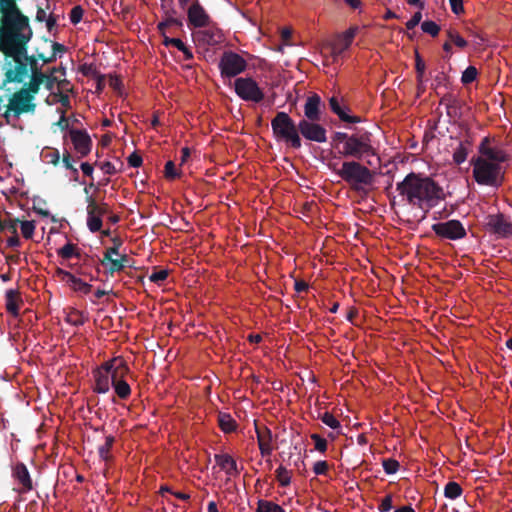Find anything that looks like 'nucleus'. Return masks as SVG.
I'll return each mask as SVG.
<instances>
[{
    "mask_svg": "<svg viewBox=\"0 0 512 512\" xmlns=\"http://www.w3.org/2000/svg\"><path fill=\"white\" fill-rule=\"evenodd\" d=\"M33 36L32 29L0 33V51L6 58H12L15 65L4 73L0 89L9 83H22L28 77V43Z\"/></svg>",
    "mask_w": 512,
    "mask_h": 512,
    "instance_id": "1",
    "label": "nucleus"
},
{
    "mask_svg": "<svg viewBox=\"0 0 512 512\" xmlns=\"http://www.w3.org/2000/svg\"><path fill=\"white\" fill-rule=\"evenodd\" d=\"M396 191L406 204L427 213L444 199L442 187L431 177L410 172L396 184Z\"/></svg>",
    "mask_w": 512,
    "mask_h": 512,
    "instance_id": "2",
    "label": "nucleus"
},
{
    "mask_svg": "<svg viewBox=\"0 0 512 512\" xmlns=\"http://www.w3.org/2000/svg\"><path fill=\"white\" fill-rule=\"evenodd\" d=\"M331 144L342 158L363 160L376 155L372 133L364 129L356 128L352 133L337 131L331 137Z\"/></svg>",
    "mask_w": 512,
    "mask_h": 512,
    "instance_id": "3",
    "label": "nucleus"
},
{
    "mask_svg": "<svg viewBox=\"0 0 512 512\" xmlns=\"http://www.w3.org/2000/svg\"><path fill=\"white\" fill-rule=\"evenodd\" d=\"M360 161H344L339 169H336V164H329V167L348 184L352 191L367 194L374 184V172Z\"/></svg>",
    "mask_w": 512,
    "mask_h": 512,
    "instance_id": "4",
    "label": "nucleus"
},
{
    "mask_svg": "<svg viewBox=\"0 0 512 512\" xmlns=\"http://www.w3.org/2000/svg\"><path fill=\"white\" fill-rule=\"evenodd\" d=\"M273 136L278 142H283L288 148L299 150L302 139L299 133V122L296 123L288 113L280 111L271 120Z\"/></svg>",
    "mask_w": 512,
    "mask_h": 512,
    "instance_id": "5",
    "label": "nucleus"
},
{
    "mask_svg": "<svg viewBox=\"0 0 512 512\" xmlns=\"http://www.w3.org/2000/svg\"><path fill=\"white\" fill-rule=\"evenodd\" d=\"M473 177L480 185L499 187L504 181L505 170L499 163L490 162L484 157H473Z\"/></svg>",
    "mask_w": 512,
    "mask_h": 512,
    "instance_id": "6",
    "label": "nucleus"
},
{
    "mask_svg": "<svg viewBox=\"0 0 512 512\" xmlns=\"http://www.w3.org/2000/svg\"><path fill=\"white\" fill-rule=\"evenodd\" d=\"M31 29L29 18L22 14L16 0H0V33Z\"/></svg>",
    "mask_w": 512,
    "mask_h": 512,
    "instance_id": "7",
    "label": "nucleus"
},
{
    "mask_svg": "<svg viewBox=\"0 0 512 512\" xmlns=\"http://www.w3.org/2000/svg\"><path fill=\"white\" fill-rule=\"evenodd\" d=\"M36 94L23 86L11 96L9 99L10 110H13V115L16 118L24 113H34L36 104L33 100Z\"/></svg>",
    "mask_w": 512,
    "mask_h": 512,
    "instance_id": "8",
    "label": "nucleus"
},
{
    "mask_svg": "<svg viewBox=\"0 0 512 512\" xmlns=\"http://www.w3.org/2000/svg\"><path fill=\"white\" fill-rule=\"evenodd\" d=\"M121 358H113L105 363H103L100 367H98L93 372L95 385L93 387V391L99 394H105L110 390L111 385V376L116 371V367L118 365V361Z\"/></svg>",
    "mask_w": 512,
    "mask_h": 512,
    "instance_id": "9",
    "label": "nucleus"
},
{
    "mask_svg": "<svg viewBox=\"0 0 512 512\" xmlns=\"http://www.w3.org/2000/svg\"><path fill=\"white\" fill-rule=\"evenodd\" d=\"M246 60L233 51H225L219 61L222 77L232 78L245 71Z\"/></svg>",
    "mask_w": 512,
    "mask_h": 512,
    "instance_id": "10",
    "label": "nucleus"
},
{
    "mask_svg": "<svg viewBox=\"0 0 512 512\" xmlns=\"http://www.w3.org/2000/svg\"><path fill=\"white\" fill-rule=\"evenodd\" d=\"M234 87L236 94L244 101L259 103L264 99V92L252 78H237Z\"/></svg>",
    "mask_w": 512,
    "mask_h": 512,
    "instance_id": "11",
    "label": "nucleus"
},
{
    "mask_svg": "<svg viewBox=\"0 0 512 512\" xmlns=\"http://www.w3.org/2000/svg\"><path fill=\"white\" fill-rule=\"evenodd\" d=\"M432 231L442 239L459 240L466 236V229L459 220H448L432 225Z\"/></svg>",
    "mask_w": 512,
    "mask_h": 512,
    "instance_id": "12",
    "label": "nucleus"
},
{
    "mask_svg": "<svg viewBox=\"0 0 512 512\" xmlns=\"http://www.w3.org/2000/svg\"><path fill=\"white\" fill-rule=\"evenodd\" d=\"M319 121L320 120L300 119V137L302 136L304 139L316 143L326 142L327 130L323 125L319 124Z\"/></svg>",
    "mask_w": 512,
    "mask_h": 512,
    "instance_id": "13",
    "label": "nucleus"
},
{
    "mask_svg": "<svg viewBox=\"0 0 512 512\" xmlns=\"http://www.w3.org/2000/svg\"><path fill=\"white\" fill-rule=\"evenodd\" d=\"M129 372V367L122 358L118 361L116 371L111 376V385L115 394L122 400H127L131 395L130 385L124 379Z\"/></svg>",
    "mask_w": 512,
    "mask_h": 512,
    "instance_id": "14",
    "label": "nucleus"
},
{
    "mask_svg": "<svg viewBox=\"0 0 512 512\" xmlns=\"http://www.w3.org/2000/svg\"><path fill=\"white\" fill-rule=\"evenodd\" d=\"M69 136L74 150L79 154L80 158L86 157L91 152L92 140L86 130L71 128L69 130Z\"/></svg>",
    "mask_w": 512,
    "mask_h": 512,
    "instance_id": "15",
    "label": "nucleus"
},
{
    "mask_svg": "<svg viewBox=\"0 0 512 512\" xmlns=\"http://www.w3.org/2000/svg\"><path fill=\"white\" fill-rule=\"evenodd\" d=\"M486 226L488 230L500 237L512 236V223L504 214H492L487 216Z\"/></svg>",
    "mask_w": 512,
    "mask_h": 512,
    "instance_id": "16",
    "label": "nucleus"
},
{
    "mask_svg": "<svg viewBox=\"0 0 512 512\" xmlns=\"http://www.w3.org/2000/svg\"><path fill=\"white\" fill-rule=\"evenodd\" d=\"M357 32L358 27L353 26L336 36L335 41L331 44V55L334 60L339 58L351 46Z\"/></svg>",
    "mask_w": 512,
    "mask_h": 512,
    "instance_id": "17",
    "label": "nucleus"
},
{
    "mask_svg": "<svg viewBox=\"0 0 512 512\" xmlns=\"http://www.w3.org/2000/svg\"><path fill=\"white\" fill-rule=\"evenodd\" d=\"M117 256L119 258L114 259L113 256L110 257L108 254H103V258L99 262L104 266L105 274L112 276L114 273L121 272L127 267H133V260L127 254Z\"/></svg>",
    "mask_w": 512,
    "mask_h": 512,
    "instance_id": "18",
    "label": "nucleus"
},
{
    "mask_svg": "<svg viewBox=\"0 0 512 512\" xmlns=\"http://www.w3.org/2000/svg\"><path fill=\"white\" fill-rule=\"evenodd\" d=\"M187 18L190 26L194 28L208 27L212 20L204 7L195 0L187 10Z\"/></svg>",
    "mask_w": 512,
    "mask_h": 512,
    "instance_id": "19",
    "label": "nucleus"
},
{
    "mask_svg": "<svg viewBox=\"0 0 512 512\" xmlns=\"http://www.w3.org/2000/svg\"><path fill=\"white\" fill-rule=\"evenodd\" d=\"M194 34L196 41L202 46H216L224 41L222 31L217 27H204Z\"/></svg>",
    "mask_w": 512,
    "mask_h": 512,
    "instance_id": "20",
    "label": "nucleus"
},
{
    "mask_svg": "<svg viewBox=\"0 0 512 512\" xmlns=\"http://www.w3.org/2000/svg\"><path fill=\"white\" fill-rule=\"evenodd\" d=\"M479 153L490 162L504 163L508 161L509 155L502 149L494 148L490 146V140L488 137L483 138L479 145Z\"/></svg>",
    "mask_w": 512,
    "mask_h": 512,
    "instance_id": "21",
    "label": "nucleus"
},
{
    "mask_svg": "<svg viewBox=\"0 0 512 512\" xmlns=\"http://www.w3.org/2000/svg\"><path fill=\"white\" fill-rule=\"evenodd\" d=\"M255 432L261 456H270L273 451V435L271 430L267 426H258L255 424Z\"/></svg>",
    "mask_w": 512,
    "mask_h": 512,
    "instance_id": "22",
    "label": "nucleus"
},
{
    "mask_svg": "<svg viewBox=\"0 0 512 512\" xmlns=\"http://www.w3.org/2000/svg\"><path fill=\"white\" fill-rule=\"evenodd\" d=\"M26 60H28L31 74L29 82L26 83L24 87L34 91V93H38L41 85L43 84V76L45 73L42 71V67L39 66L38 62H36V59L33 56H29V58H26Z\"/></svg>",
    "mask_w": 512,
    "mask_h": 512,
    "instance_id": "23",
    "label": "nucleus"
},
{
    "mask_svg": "<svg viewBox=\"0 0 512 512\" xmlns=\"http://www.w3.org/2000/svg\"><path fill=\"white\" fill-rule=\"evenodd\" d=\"M322 101L321 97L314 93L306 99L304 105V118L303 119H311V120H321Z\"/></svg>",
    "mask_w": 512,
    "mask_h": 512,
    "instance_id": "24",
    "label": "nucleus"
},
{
    "mask_svg": "<svg viewBox=\"0 0 512 512\" xmlns=\"http://www.w3.org/2000/svg\"><path fill=\"white\" fill-rule=\"evenodd\" d=\"M215 462L217 465L225 471L229 476H236L239 474L237 463L229 454H215Z\"/></svg>",
    "mask_w": 512,
    "mask_h": 512,
    "instance_id": "25",
    "label": "nucleus"
},
{
    "mask_svg": "<svg viewBox=\"0 0 512 512\" xmlns=\"http://www.w3.org/2000/svg\"><path fill=\"white\" fill-rule=\"evenodd\" d=\"M5 301L7 312L12 316L17 317L19 315L20 304H22L19 292L14 289L7 290L5 294Z\"/></svg>",
    "mask_w": 512,
    "mask_h": 512,
    "instance_id": "26",
    "label": "nucleus"
},
{
    "mask_svg": "<svg viewBox=\"0 0 512 512\" xmlns=\"http://www.w3.org/2000/svg\"><path fill=\"white\" fill-rule=\"evenodd\" d=\"M13 475L17 479V481L22 485L23 490L25 492L32 490V488H33L32 479L30 477L29 471L25 464H23V463L16 464L14 471H13Z\"/></svg>",
    "mask_w": 512,
    "mask_h": 512,
    "instance_id": "27",
    "label": "nucleus"
},
{
    "mask_svg": "<svg viewBox=\"0 0 512 512\" xmlns=\"http://www.w3.org/2000/svg\"><path fill=\"white\" fill-rule=\"evenodd\" d=\"M415 69H416V74H417L416 75V79H417L416 96L419 98L426 91V84L424 81L426 65L418 53H416V57H415Z\"/></svg>",
    "mask_w": 512,
    "mask_h": 512,
    "instance_id": "28",
    "label": "nucleus"
},
{
    "mask_svg": "<svg viewBox=\"0 0 512 512\" xmlns=\"http://www.w3.org/2000/svg\"><path fill=\"white\" fill-rule=\"evenodd\" d=\"M329 106L333 113H335L341 121L347 123H359L361 122V118L359 116H350L346 113V111L341 107L338 99L336 97H331L329 99Z\"/></svg>",
    "mask_w": 512,
    "mask_h": 512,
    "instance_id": "29",
    "label": "nucleus"
},
{
    "mask_svg": "<svg viewBox=\"0 0 512 512\" xmlns=\"http://www.w3.org/2000/svg\"><path fill=\"white\" fill-rule=\"evenodd\" d=\"M87 204V215L102 217L109 213V206L107 203L98 204L91 196L87 197Z\"/></svg>",
    "mask_w": 512,
    "mask_h": 512,
    "instance_id": "30",
    "label": "nucleus"
},
{
    "mask_svg": "<svg viewBox=\"0 0 512 512\" xmlns=\"http://www.w3.org/2000/svg\"><path fill=\"white\" fill-rule=\"evenodd\" d=\"M174 14H176V11L174 9H172L170 11H166V18L163 21L158 23L157 29L162 35H165V31L169 26H177V27L183 26L182 20L175 18L173 16Z\"/></svg>",
    "mask_w": 512,
    "mask_h": 512,
    "instance_id": "31",
    "label": "nucleus"
},
{
    "mask_svg": "<svg viewBox=\"0 0 512 512\" xmlns=\"http://www.w3.org/2000/svg\"><path fill=\"white\" fill-rule=\"evenodd\" d=\"M218 425L224 433H231L236 430V421L232 418L229 413L218 414Z\"/></svg>",
    "mask_w": 512,
    "mask_h": 512,
    "instance_id": "32",
    "label": "nucleus"
},
{
    "mask_svg": "<svg viewBox=\"0 0 512 512\" xmlns=\"http://www.w3.org/2000/svg\"><path fill=\"white\" fill-rule=\"evenodd\" d=\"M57 254L65 260L71 259L72 257L81 258L80 249L71 242H67L63 247L58 249Z\"/></svg>",
    "mask_w": 512,
    "mask_h": 512,
    "instance_id": "33",
    "label": "nucleus"
},
{
    "mask_svg": "<svg viewBox=\"0 0 512 512\" xmlns=\"http://www.w3.org/2000/svg\"><path fill=\"white\" fill-rule=\"evenodd\" d=\"M470 147L471 144L468 141L459 143L458 147L453 152V161L457 165H460L466 161L470 151Z\"/></svg>",
    "mask_w": 512,
    "mask_h": 512,
    "instance_id": "34",
    "label": "nucleus"
},
{
    "mask_svg": "<svg viewBox=\"0 0 512 512\" xmlns=\"http://www.w3.org/2000/svg\"><path fill=\"white\" fill-rule=\"evenodd\" d=\"M463 494L461 485L455 481H449L444 487V496L448 499L455 500Z\"/></svg>",
    "mask_w": 512,
    "mask_h": 512,
    "instance_id": "35",
    "label": "nucleus"
},
{
    "mask_svg": "<svg viewBox=\"0 0 512 512\" xmlns=\"http://www.w3.org/2000/svg\"><path fill=\"white\" fill-rule=\"evenodd\" d=\"M115 442V437L112 435H108L105 437V442L103 445L98 447L99 457L104 461H109L112 456L110 454V450Z\"/></svg>",
    "mask_w": 512,
    "mask_h": 512,
    "instance_id": "36",
    "label": "nucleus"
},
{
    "mask_svg": "<svg viewBox=\"0 0 512 512\" xmlns=\"http://www.w3.org/2000/svg\"><path fill=\"white\" fill-rule=\"evenodd\" d=\"M41 157L45 163L57 166L60 161V153L56 148L46 147L41 152Z\"/></svg>",
    "mask_w": 512,
    "mask_h": 512,
    "instance_id": "37",
    "label": "nucleus"
},
{
    "mask_svg": "<svg viewBox=\"0 0 512 512\" xmlns=\"http://www.w3.org/2000/svg\"><path fill=\"white\" fill-rule=\"evenodd\" d=\"M69 285L75 292H80L83 294H88L92 290L91 284L84 282L81 278H78L76 275H74Z\"/></svg>",
    "mask_w": 512,
    "mask_h": 512,
    "instance_id": "38",
    "label": "nucleus"
},
{
    "mask_svg": "<svg viewBox=\"0 0 512 512\" xmlns=\"http://www.w3.org/2000/svg\"><path fill=\"white\" fill-rule=\"evenodd\" d=\"M256 512H285V510L280 505L272 501L259 500Z\"/></svg>",
    "mask_w": 512,
    "mask_h": 512,
    "instance_id": "39",
    "label": "nucleus"
},
{
    "mask_svg": "<svg viewBox=\"0 0 512 512\" xmlns=\"http://www.w3.org/2000/svg\"><path fill=\"white\" fill-rule=\"evenodd\" d=\"M87 320V317L83 312L78 310H72L66 318V321L73 326H82Z\"/></svg>",
    "mask_w": 512,
    "mask_h": 512,
    "instance_id": "40",
    "label": "nucleus"
},
{
    "mask_svg": "<svg viewBox=\"0 0 512 512\" xmlns=\"http://www.w3.org/2000/svg\"><path fill=\"white\" fill-rule=\"evenodd\" d=\"M276 478L282 487H286L291 483V473L282 465L276 469Z\"/></svg>",
    "mask_w": 512,
    "mask_h": 512,
    "instance_id": "41",
    "label": "nucleus"
},
{
    "mask_svg": "<svg viewBox=\"0 0 512 512\" xmlns=\"http://www.w3.org/2000/svg\"><path fill=\"white\" fill-rule=\"evenodd\" d=\"M421 29L424 33H427L432 37H436L440 32V26L432 20L422 22Z\"/></svg>",
    "mask_w": 512,
    "mask_h": 512,
    "instance_id": "42",
    "label": "nucleus"
},
{
    "mask_svg": "<svg viewBox=\"0 0 512 512\" xmlns=\"http://www.w3.org/2000/svg\"><path fill=\"white\" fill-rule=\"evenodd\" d=\"M478 71L474 66H468L462 73L461 82L464 85L474 82L477 78Z\"/></svg>",
    "mask_w": 512,
    "mask_h": 512,
    "instance_id": "43",
    "label": "nucleus"
},
{
    "mask_svg": "<svg viewBox=\"0 0 512 512\" xmlns=\"http://www.w3.org/2000/svg\"><path fill=\"white\" fill-rule=\"evenodd\" d=\"M319 419L332 429H340L341 424L330 412H325L319 415Z\"/></svg>",
    "mask_w": 512,
    "mask_h": 512,
    "instance_id": "44",
    "label": "nucleus"
},
{
    "mask_svg": "<svg viewBox=\"0 0 512 512\" xmlns=\"http://www.w3.org/2000/svg\"><path fill=\"white\" fill-rule=\"evenodd\" d=\"M102 224L103 222L101 217L95 215H87V227L92 233L101 231Z\"/></svg>",
    "mask_w": 512,
    "mask_h": 512,
    "instance_id": "45",
    "label": "nucleus"
},
{
    "mask_svg": "<svg viewBox=\"0 0 512 512\" xmlns=\"http://www.w3.org/2000/svg\"><path fill=\"white\" fill-rule=\"evenodd\" d=\"M382 466L385 473L390 475L395 474L399 470L400 463L393 458H387L383 460Z\"/></svg>",
    "mask_w": 512,
    "mask_h": 512,
    "instance_id": "46",
    "label": "nucleus"
},
{
    "mask_svg": "<svg viewBox=\"0 0 512 512\" xmlns=\"http://www.w3.org/2000/svg\"><path fill=\"white\" fill-rule=\"evenodd\" d=\"M19 223L21 224L20 228H21L22 236L25 239H31L34 234V230H35L34 221H20Z\"/></svg>",
    "mask_w": 512,
    "mask_h": 512,
    "instance_id": "47",
    "label": "nucleus"
},
{
    "mask_svg": "<svg viewBox=\"0 0 512 512\" xmlns=\"http://www.w3.org/2000/svg\"><path fill=\"white\" fill-rule=\"evenodd\" d=\"M168 275H169V271L167 269L154 270L149 275V280L153 283L160 285L167 279Z\"/></svg>",
    "mask_w": 512,
    "mask_h": 512,
    "instance_id": "48",
    "label": "nucleus"
},
{
    "mask_svg": "<svg viewBox=\"0 0 512 512\" xmlns=\"http://www.w3.org/2000/svg\"><path fill=\"white\" fill-rule=\"evenodd\" d=\"M113 246L106 248L103 254H108V256L112 257L113 255H120L119 249L123 244V241L120 237L115 236L111 239Z\"/></svg>",
    "mask_w": 512,
    "mask_h": 512,
    "instance_id": "49",
    "label": "nucleus"
},
{
    "mask_svg": "<svg viewBox=\"0 0 512 512\" xmlns=\"http://www.w3.org/2000/svg\"><path fill=\"white\" fill-rule=\"evenodd\" d=\"M164 176L168 180H174L180 177V173L176 170L173 161H168L164 167Z\"/></svg>",
    "mask_w": 512,
    "mask_h": 512,
    "instance_id": "50",
    "label": "nucleus"
},
{
    "mask_svg": "<svg viewBox=\"0 0 512 512\" xmlns=\"http://www.w3.org/2000/svg\"><path fill=\"white\" fill-rule=\"evenodd\" d=\"M447 35L449 40L459 48H465L468 45L467 41L454 30H448Z\"/></svg>",
    "mask_w": 512,
    "mask_h": 512,
    "instance_id": "51",
    "label": "nucleus"
},
{
    "mask_svg": "<svg viewBox=\"0 0 512 512\" xmlns=\"http://www.w3.org/2000/svg\"><path fill=\"white\" fill-rule=\"evenodd\" d=\"M310 437L315 443V449L320 453H325L328 446L326 439H324L323 437L316 433L311 434Z\"/></svg>",
    "mask_w": 512,
    "mask_h": 512,
    "instance_id": "52",
    "label": "nucleus"
},
{
    "mask_svg": "<svg viewBox=\"0 0 512 512\" xmlns=\"http://www.w3.org/2000/svg\"><path fill=\"white\" fill-rule=\"evenodd\" d=\"M448 80H449V78L446 75V73L443 71H440L435 75V77L433 79L432 87L436 90L441 86H446L448 83Z\"/></svg>",
    "mask_w": 512,
    "mask_h": 512,
    "instance_id": "53",
    "label": "nucleus"
},
{
    "mask_svg": "<svg viewBox=\"0 0 512 512\" xmlns=\"http://www.w3.org/2000/svg\"><path fill=\"white\" fill-rule=\"evenodd\" d=\"M80 71L83 75L92 78L98 77V75L100 74L96 66H94L93 64H83L80 67Z\"/></svg>",
    "mask_w": 512,
    "mask_h": 512,
    "instance_id": "54",
    "label": "nucleus"
},
{
    "mask_svg": "<svg viewBox=\"0 0 512 512\" xmlns=\"http://www.w3.org/2000/svg\"><path fill=\"white\" fill-rule=\"evenodd\" d=\"M459 110H460V103L458 100L456 102H454L452 104H448V106H446V112L450 118L455 119V118L460 117Z\"/></svg>",
    "mask_w": 512,
    "mask_h": 512,
    "instance_id": "55",
    "label": "nucleus"
},
{
    "mask_svg": "<svg viewBox=\"0 0 512 512\" xmlns=\"http://www.w3.org/2000/svg\"><path fill=\"white\" fill-rule=\"evenodd\" d=\"M164 39H163V44L166 46V47H169V46H174L176 47L178 50L180 49H183L184 48V43L181 39L179 38H169L167 37L166 35H163Z\"/></svg>",
    "mask_w": 512,
    "mask_h": 512,
    "instance_id": "56",
    "label": "nucleus"
},
{
    "mask_svg": "<svg viewBox=\"0 0 512 512\" xmlns=\"http://www.w3.org/2000/svg\"><path fill=\"white\" fill-rule=\"evenodd\" d=\"M392 507V495L388 494L381 500V503L378 506V510L380 512H388L392 509Z\"/></svg>",
    "mask_w": 512,
    "mask_h": 512,
    "instance_id": "57",
    "label": "nucleus"
},
{
    "mask_svg": "<svg viewBox=\"0 0 512 512\" xmlns=\"http://www.w3.org/2000/svg\"><path fill=\"white\" fill-rule=\"evenodd\" d=\"M58 82V79L52 73H45L43 76V84L45 88L49 91L53 90L55 83Z\"/></svg>",
    "mask_w": 512,
    "mask_h": 512,
    "instance_id": "58",
    "label": "nucleus"
},
{
    "mask_svg": "<svg viewBox=\"0 0 512 512\" xmlns=\"http://www.w3.org/2000/svg\"><path fill=\"white\" fill-rule=\"evenodd\" d=\"M83 16V9L80 6H75L70 12V21L73 24H77L81 21Z\"/></svg>",
    "mask_w": 512,
    "mask_h": 512,
    "instance_id": "59",
    "label": "nucleus"
},
{
    "mask_svg": "<svg viewBox=\"0 0 512 512\" xmlns=\"http://www.w3.org/2000/svg\"><path fill=\"white\" fill-rule=\"evenodd\" d=\"M329 465L326 461H317L313 466V472L316 475H324L327 473Z\"/></svg>",
    "mask_w": 512,
    "mask_h": 512,
    "instance_id": "60",
    "label": "nucleus"
},
{
    "mask_svg": "<svg viewBox=\"0 0 512 512\" xmlns=\"http://www.w3.org/2000/svg\"><path fill=\"white\" fill-rule=\"evenodd\" d=\"M19 222H20L19 219H8V220H5L4 231L7 230L11 234L18 233L17 232V227H18V223Z\"/></svg>",
    "mask_w": 512,
    "mask_h": 512,
    "instance_id": "61",
    "label": "nucleus"
},
{
    "mask_svg": "<svg viewBox=\"0 0 512 512\" xmlns=\"http://www.w3.org/2000/svg\"><path fill=\"white\" fill-rule=\"evenodd\" d=\"M127 161L131 167L135 168L140 167L143 163L142 157L137 152H133L132 154H130L129 157L127 158Z\"/></svg>",
    "mask_w": 512,
    "mask_h": 512,
    "instance_id": "62",
    "label": "nucleus"
},
{
    "mask_svg": "<svg viewBox=\"0 0 512 512\" xmlns=\"http://www.w3.org/2000/svg\"><path fill=\"white\" fill-rule=\"evenodd\" d=\"M421 19H422L421 12L418 11V12L414 13V15L411 17V19L406 23V28L408 30L414 29L421 22Z\"/></svg>",
    "mask_w": 512,
    "mask_h": 512,
    "instance_id": "63",
    "label": "nucleus"
},
{
    "mask_svg": "<svg viewBox=\"0 0 512 512\" xmlns=\"http://www.w3.org/2000/svg\"><path fill=\"white\" fill-rule=\"evenodd\" d=\"M62 163L64 167L70 171H72L75 166L72 163V156L68 151H65L62 156Z\"/></svg>",
    "mask_w": 512,
    "mask_h": 512,
    "instance_id": "64",
    "label": "nucleus"
}]
</instances>
